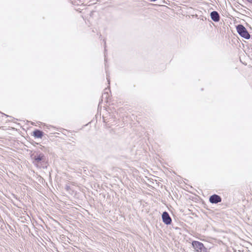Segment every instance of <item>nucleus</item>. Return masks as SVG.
Instances as JSON below:
<instances>
[{"mask_svg":"<svg viewBox=\"0 0 252 252\" xmlns=\"http://www.w3.org/2000/svg\"><path fill=\"white\" fill-rule=\"evenodd\" d=\"M192 246L195 251L196 252H208L207 249L204 244L197 241H193L192 242Z\"/></svg>","mask_w":252,"mask_h":252,"instance_id":"obj_1","label":"nucleus"},{"mask_svg":"<svg viewBox=\"0 0 252 252\" xmlns=\"http://www.w3.org/2000/svg\"><path fill=\"white\" fill-rule=\"evenodd\" d=\"M237 32L243 37L246 39H249L250 35L247 31L246 29L242 25H239L237 28Z\"/></svg>","mask_w":252,"mask_h":252,"instance_id":"obj_2","label":"nucleus"},{"mask_svg":"<svg viewBox=\"0 0 252 252\" xmlns=\"http://www.w3.org/2000/svg\"><path fill=\"white\" fill-rule=\"evenodd\" d=\"M162 219L163 222L167 224H170L171 223L172 220L167 212H164L162 215Z\"/></svg>","mask_w":252,"mask_h":252,"instance_id":"obj_3","label":"nucleus"},{"mask_svg":"<svg viewBox=\"0 0 252 252\" xmlns=\"http://www.w3.org/2000/svg\"><path fill=\"white\" fill-rule=\"evenodd\" d=\"M209 201L212 203H218L221 201V198L218 195L214 194L210 197Z\"/></svg>","mask_w":252,"mask_h":252,"instance_id":"obj_4","label":"nucleus"},{"mask_svg":"<svg viewBox=\"0 0 252 252\" xmlns=\"http://www.w3.org/2000/svg\"><path fill=\"white\" fill-rule=\"evenodd\" d=\"M32 136L35 138H41L43 136V131L36 129L33 132Z\"/></svg>","mask_w":252,"mask_h":252,"instance_id":"obj_5","label":"nucleus"},{"mask_svg":"<svg viewBox=\"0 0 252 252\" xmlns=\"http://www.w3.org/2000/svg\"><path fill=\"white\" fill-rule=\"evenodd\" d=\"M211 17L212 19L215 22H218L220 20L219 15L216 11L212 12L211 13Z\"/></svg>","mask_w":252,"mask_h":252,"instance_id":"obj_6","label":"nucleus"},{"mask_svg":"<svg viewBox=\"0 0 252 252\" xmlns=\"http://www.w3.org/2000/svg\"><path fill=\"white\" fill-rule=\"evenodd\" d=\"M44 156L42 154L39 155L36 157L35 158V160L37 161H41L43 159Z\"/></svg>","mask_w":252,"mask_h":252,"instance_id":"obj_7","label":"nucleus"},{"mask_svg":"<svg viewBox=\"0 0 252 252\" xmlns=\"http://www.w3.org/2000/svg\"><path fill=\"white\" fill-rule=\"evenodd\" d=\"M247 0L250 3H252V0Z\"/></svg>","mask_w":252,"mask_h":252,"instance_id":"obj_8","label":"nucleus"}]
</instances>
